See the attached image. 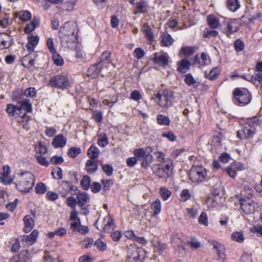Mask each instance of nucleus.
<instances>
[{
  "label": "nucleus",
  "instance_id": "obj_54",
  "mask_svg": "<svg viewBox=\"0 0 262 262\" xmlns=\"http://www.w3.org/2000/svg\"><path fill=\"white\" fill-rule=\"evenodd\" d=\"M93 244V240L91 238H86L80 243L81 246L82 248H89Z\"/></svg>",
  "mask_w": 262,
  "mask_h": 262
},
{
  "label": "nucleus",
  "instance_id": "obj_14",
  "mask_svg": "<svg viewBox=\"0 0 262 262\" xmlns=\"http://www.w3.org/2000/svg\"><path fill=\"white\" fill-rule=\"evenodd\" d=\"M227 35L236 32L239 30L238 24L236 19H230L227 21Z\"/></svg>",
  "mask_w": 262,
  "mask_h": 262
},
{
  "label": "nucleus",
  "instance_id": "obj_35",
  "mask_svg": "<svg viewBox=\"0 0 262 262\" xmlns=\"http://www.w3.org/2000/svg\"><path fill=\"white\" fill-rule=\"evenodd\" d=\"M227 8L232 12H235L240 7L238 0H228Z\"/></svg>",
  "mask_w": 262,
  "mask_h": 262
},
{
  "label": "nucleus",
  "instance_id": "obj_45",
  "mask_svg": "<svg viewBox=\"0 0 262 262\" xmlns=\"http://www.w3.org/2000/svg\"><path fill=\"white\" fill-rule=\"evenodd\" d=\"M52 54L53 60L55 64L58 66H62L63 64V60L62 57L56 51L53 53Z\"/></svg>",
  "mask_w": 262,
  "mask_h": 262
},
{
  "label": "nucleus",
  "instance_id": "obj_29",
  "mask_svg": "<svg viewBox=\"0 0 262 262\" xmlns=\"http://www.w3.org/2000/svg\"><path fill=\"white\" fill-rule=\"evenodd\" d=\"M151 209L153 211V216H156L161 212V204L159 199H157L152 203Z\"/></svg>",
  "mask_w": 262,
  "mask_h": 262
},
{
  "label": "nucleus",
  "instance_id": "obj_39",
  "mask_svg": "<svg viewBox=\"0 0 262 262\" xmlns=\"http://www.w3.org/2000/svg\"><path fill=\"white\" fill-rule=\"evenodd\" d=\"M208 23L209 26L212 28H216L219 25V21L217 18H216L213 15H210L208 16Z\"/></svg>",
  "mask_w": 262,
  "mask_h": 262
},
{
  "label": "nucleus",
  "instance_id": "obj_59",
  "mask_svg": "<svg viewBox=\"0 0 262 262\" xmlns=\"http://www.w3.org/2000/svg\"><path fill=\"white\" fill-rule=\"evenodd\" d=\"M11 23V20L8 17H0V26L2 28H6Z\"/></svg>",
  "mask_w": 262,
  "mask_h": 262
},
{
  "label": "nucleus",
  "instance_id": "obj_12",
  "mask_svg": "<svg viewBox=\"0 0 262 262\" xmlns=\"http://www.w3.org/2000/svg\"><path fill=\"white\" fill-rule=\"evenodd\" d=\"M70 35H74V31L72 29V25L70 23L67 22L60 28V37L63 38L64 36Z\"/></svg>",
  "mask_w": 262,
  "mask_h": 262
},
{
  "label": "nucleus",
  "instance_id": "obj_1",
  "mask_svg": "<svg viewBox=\"0 0 262 262\" xmlns=\"http://www.w3.org/2000/svg\"><path fill=\"white\" fill-rule=\"evenodd\" d=\"M35 183L34 175L30 171L22 172L16 177V188L20 192H28L31 190Z\"/></svg>",
  "mask_w": 262,
  "mask_h": 262
},
{
  "label": "nucleus",
  "instance_id": "obj_20",
  "mask_svg": "<svg viewBox=\"0 0 262 262\" xmlns=\"http://www.w3.org/2000/svg\"><path fill=\"white\" fill-rule=\"evenodd\" d=\"M102 68L98 65V63L94 65L91 66L88 70L87 75L88 76L92 78H96L99 74L100 69Z\"/></svg>",
  "mask_w": 262,
  "mask_h": 262
},
{
  "label": "nucleus",
  "instance_id": "obj_16",
  "mask_svg": "<svg viewBox=\"0 0 262 262\" xmlns=\"http://www.w3.org/2000/svg\"><path fill=\"white\" fill-rule=\"evenodd\" d=\"M23 220L25 223L24 231L26 233H28L34 228V222L29 215L25 216Z\"/></svg>",
  "mask_w": 262,
  "mask_h": 262
},
{
  "label": "nucleus",
  "instance_id": "obj_36",
  "mask_svg": "<svg viewBox=\"0 0 262 262\" xmlns=\"http://www.w3.org/2000/svg\"><path fill=\"white\" fill-rule=\"evenodd\" d=\"M39 20L37 19H33L31 23L26 25L25 28V32L26 33L28 34L34 30L36 27L39 26Z\"/></svg>",
  "mask_w": 262,
  "mask_h": 262
},
{
  "label": "nucleus",
  "instance_id": "obj_30",
  "mask_svg": "<svg viewBox=\"0 0 262 262\" xmlns=\"http://www.w3.org/2000/svg\"><path fill=\"white\" fill-rule=\"evenodd\" d=\"M128 259L129 262H141L140 255L137 250L128 252Z\"/></svg>",
  "mask_w": 262,
  "mask_h": 262
},
{
  "label": "nucleus",
  "instance_id": "obj_7",
  "mask_svg": "<svg viewBox=\"0 0 262 262\" xmlns=\"http://www.w3.org/2000/svg\"><path fill=\"white\" fill-rule=\"evenodd\" d=\"M259 121L256 117L251 119L248 123H246L244 126L243 133L245 137L247 139L251 138L255 134V125H258Z\"/></svg>",
  "mask_w": 262,
  "mask_h": 262
},
{
  "label": "nucleus",
  "instance_id": "obj_31",
  "mask_svg": "<svg viewBox=\"0 0 262 262\" xmlns=\"http://www.w3.org/2000/svg\"><path fill=\"white\" fill-rule=\"evenodd\" d=\"M98 168V164L96 162L89 160L86 163V169L89 173L95 172Z\"/></svg>",
  "mask_w": 262,
  "mask_h": 262
},
{
  "label": "nucleus",
  "instance_id": "obj_22",
  "mask_svg": "<svg viewBox=\"0 0 262 262\" xmlns=\"http://www.w3.org/2000/svg\"><path fill=\"white\" fill-rule=\"evenodd\" d=\"M39 232L37 230H34L28 236H24L23 240H25L27 244L32 245L36 241V238L38 235Z\"/></svg>",
  "mask_w": 262,
  "mask_h": 262
},
{
  "label": "nucleus",
  "instance_id": "obj_44",
  "mask_svg": "<svg viewBox=\"0 0 262 262\" xmlns=\"http://www.w3.org/2000/svg\"><path fill=\"white\" fill-rule=\"evenodd\" d=\"M35 149L36 153L41 155L45 154L47 151V148L46 145L40 142L36 145Z\"/></svg>",
  "mask_w": 262,
  "mask_h": 262
},
{
  "label": "nucleus",
  "instance_id": "obj_11",
  "mask_svg": "<svg viewBox=\"0 0 262 262\" xmlns=\"http://www.w3.org/2000/svg\"><path fill=\"white\" fill-rule=\"evenodd\" d=\"M111 53L108 51L103 52L100 56V61L98 63V65L101 68L104 67L108 68L110 64L113 65L111 59Z\"/></svg>",
  "mask_w": 262,
  "mask_h": 262
},
{
  "label": "nucleus",
  "instance_id": "obj_34",
  "mask_svg": "<svg viewBox=\"0 0 262 262\" xmlns=\"http://www.w3.org/2000/svg\"><path fill=\"white\" fill-rule=\"evenodd\" d=\"M99 155V149L96 146L92 145L88 150V155L91 159L97 158Z\"/></svg>",
  "mask_w": 262,
  "mask_h": 262
},
{
  "label": "nucleus",
  "instance_id": "obj_26",
  "mask_svg": "<svg viewBox=\"0 0 262 262\" xmlns=\"http://www.w3.org/2000/svg\"><path fill=\"white\" fill-rule=\"evenodd\" d=\"M173 42V39L171 36L166 33H164L161 36V46L164 47H169L171 45Z\"/></svg>",
  "mask_w": 262,
  "mask_h": 262
},
{
  "label": "nucleus",
  "instance_id": "obj_23",
  "mask_svg": "<svg viewBox=\"0 0 262 262\" xmlns=\"http://www.w3.org/2000/svg\"><path fill=\"white\" fill-rule=\"evenodd\" d=\"M147 7V5L145 2H138L136 4L135 10L134 13L135 15L138 13H144L146 11Z\"/></svg>",
  "mask_w": 262,
  "mask_h": 262
},
{
  "label": "nucleus",
  "instance_id": "obj_2",
  "mask_svg": "<svg viewBox=\"0 0 262 262\" xmlns=\"http://www.w3.org/2000/svg\"><path fill=\"white\" fill-rule=\"evenodd\" d=\"M172 92L164 89L158 91L157 94H155L152 99L157 104L161 107L168 108L172 105L173 100Z\"/></svg>",
  "mask_w": 262,
  "mask_h": 262
},
{
  "label": "nucleus",
  "instance_id": "obj_63",
  "mask_svg": "<svg viewBox=\"0 0 262 262\" xmlns=\"http://www.w3.org/2000/svg\"><path fill=\"white\" fill-rule=\"evenodd\" d=\"M102 166L103 171L106 173L107 176H110L112 174L113 169L111 165H102Z\"/></svg>",
  "mask_w": 262,
  "mask_h": 262
},
{
  "label": "nucleus",
  "instance_id": "obj_24",
  "mask_svg": "<svg viewBox=\"0 0 262 262\" xmlns=\"http://www.w3.org/2000/svg\"><path fill=\"white\" fill-rule=\"evenodd\" d=\"M154 155L156 157L157 161L159 162V164H165L166 163V161L168 162V161H169V163L173 162L171 159L166 157L165 155L162 151H156L154 152Z\"/></svg>",
  "mask_w": 262,
  "mask_h": 262
},
{
  "label": "nucleus",
  "instance_id": "obj_28",
  "mask_svg": "<svg viewBox=\"0 0 262 262\" xmlns=\"http://www.w3.org/2000/svg\"><path fill=\"white\" fill-rule=\"evenodd\" d=\"M142 30L144 32L148 40L152 41L154 40L153 33L151 29L147 24H145L142 27Z\"/></svg>",
  "mask_w": 262,
  "mask_h": 262
},
{
  "label": "nucleus",
  "instance_id": "obj_56",
  "mask_svg": "<svg viewBox=\"0 0 262 262\" xmlns=\"http://www.w3.org/2000/svg\"><path fill=\"white\" fill-rule=\"evenodd\" d=\"M235 49L237 52H241L244 49L245 44L240 39L236 40L234 43Z\"/></svg>",
  "mask_w": 262,
  "mask_h": 262
},
{
  "label": "nucleus",
  "instance_id": "obj_33",
  "mask_svg": "<svg viewBox=\"0 0 262 262\" xmlns=\"http://www.w3.org/2000/svg\"><path fill=\"white\" fill-rule=\"evenodd\" d=\"M220 71L217 67L213 68L209 73H205V77L209 80H213L215 79L219 75Z\"/></svg>",
  "mask_w": 262,
  "mask_h": 262
},
{
  "label": "nucleus",
  "instance_id": "obj_13",
  "mask_svg": "<svg viewBox=\"0 0 262 262\" xmlns=\"http://www.w3.org/2000/svg\"><path fill=\"white\" fill-rule=\"evenodd\" d=\"M17 121L21 124L23 127L26 129L29 128V121H30L29 117L27 115L26 112L19 113V115L15 117Z\"/></svg>",
  "mask_w": 262,
  "mask_h": 262
},
{
  "label": "nucleus",
  "instance_id": "obj_15",
  "mask_svg": "<svg viewBox=\"0 0 262 262\" xmlns=\"http://www.w3.org/2000/svg\"><path fill=\"white\" fill-rule=\"evenodd\" d=\"M213 248L217 250V255L220 259L223 260L226 258L225 249L223 245L215 241L211 243Z\"/></svg>",
  "mask_w": 262,
  "mask_h": 262
},
{
  "label": "nucleus",
  "instance_id": "obj_49",
  "mask_svg": "<svg viewBox=\"0 0 262 262\" xmlns=\"http://www.w3.org/2000/svg\"><path fill=\"white\" fill-rule=\"evenodd\" d=\"M81 152V149L78 147H71L68 150V155L71 158H74Z\"/></svg>",
  "mask_w": 262,
  "mask_h": 262
},
{
  "label": "nucleus",
  "instance_id": "obj_21",
  "mask_svg": "<svg viewBox=\"0 0 262 262\" xmlns=\"http://www.w3.org/2000/svg\"><path fill=\"white\" fill-rule=\"evenodd\" d=\"M10 36L6 33H0V49L8 48L10 46Z\"/></svg>",
  "mask_w": 262,
  "mask_h": 262
},
{
  "label": "nucleus",
  "instance_id": "obj_50",
  "mask_svg": "<svg viewBox=\"0 0 262 262\" xmlns=\"http://www.w3.org/2000/svg\"><path fill=\"white\" fill-rule=\"evenodd\" d=\"M35 192L38 194H43L47 191V186L45 184L39 183L37 184L35 188Z\"/></svg>",
  "mask_w": 262,
  "mask_h": 262
},
{
  "label": "nucleus",
  "instance_id": "obj_42",
  "mask_svg": "<svg viewBox=\"0 0 262 262\" xmlns=\"http://www.w3.org/2000/svg\"><path fill=\"white\" fill-rule=\"evenodd\" d=\"M91 183L90 177L88 176H84L81 181V185L84 190L89 189Z\"/></svg>",
  "mask_w": 262,
  "mask_h": 262
},
{
  "label": "nucleus",
  "instance_id": "obj_40",
  "mask_svg": "<svg viewBox=\"0 0 262 262\" xmlns=\"http://www.w3.org/2000/svg\"><path fill=\"white\" fill-rule=\"evenodd\" d=\"M143 159L144 160L141 163V166L144 168L149 167L153 161L152 155L147 154Z\"/></svg>",
  "mask_w": 262,
  "mask_h": 262
},
{
  "label": "nucleus",
  "instance_id": "obj_51",
  "mask_svg": "<svg viewBox=\"0 0 262 262\" xmlns=\"http://www.w3.org/2000/svg\"><path fill=\"white\" fill-rule=\"evenodd\" d=\"M232 239L238 243H242L244 240L243 234L240 232H233L231 236Z\"/></svg>",
  "mask_w": 262,
  "mask_h": 262
},
{
  "label": "nucleus",
  "instance_id": "obj_60",
  "mask_svg": "<svg viewBox=\"0 0 262 262\" xmlns=\"http://www.w3.org/2000/svg\"><path fill=\"white\" fill-rule=\"evenodd\" d=\"M160 192L161 196L164 200H166L171 195V192L165 188H161Z\"/></svg>",
  "mask_w": 262,
  "mask_h": 262
},
{
  "label": "nucleus",
  "instance_id": "obj_64",
  "mask_svg": "<svg viewBox=\"0 0 262 262\" xmlns=\"http://www.w3.org/2000/svg\"><path fill=\"white\" fill-rule=\"evenodd\" d=\"M57 133L56 128L53 127H47L45 134L49 137H53Z\"/></svg>",
  "mask_w": 262,
  "mask_h": 262
},
{
  "label": "nucleus",
  "instance_id": "obj_62",
  "mask_svg": "<svg viewBox=\"0 0 262 262\" xmlns=\"http://www.w3.org/2000/svg\"><path fill=\"white\" fill-rule=\"evenodd\" d=\"M24 94L26 97H33L36 95V90L34 88H29L25 90Z\"/></svg>",
  "mask_w": 262,
  "mask_h": 262
},
{
  "label": "nucleus",
  "instance_id": "obj_52",
  "mask_svg": "<svg viewBox=\"0 0 262 262\" xmlns=\"http://www.w3.org/2000/svg\"><path fill=\"white\" fill-rule=\"evenodd\" d=\"M134 154L135 157L138 158L139 159L140 158H143L147 155L145 150L142 148L135 149L134 151Z\"/></svg>",
  "mask_w": 262,
  "mask_h": 262
},
{
  "label": "nucleus",
  "instance_id": "obj_6",
  "mask_svg": "<svg viewBox=\"0 0 262 262\" xmlns=\"http://www.w3.org/2000/svg\"><path fill=\"white\" fill-rule=\"evenodd\" d=\"M70 84L69 78L63 74H58L53 76L49 81L50 85L60 88H66L69 86Z\"/></svg>",
  "mask_w": 262,
  "mask_h": 262
},
{
  "label": "nucleus",
  "instance_id": "obj_9",
  "mask_svg": "<svg viewBox=\"0 0 262 262\" xmlns=\"http://www.w3.org/2000/svg\"><path fill=\"white\" fill-rule=\"evenodd\" d=\"M241 209L246 214L254 212L257 204L251 199L242 198L241 199Z\"/></svg>",
  "mask_w": 262,
  "mask_h": 262
},
{
  "label": "nucleus",
  "instance_id": "obj_4",
  "mask_svg": "<svg viewBox=\"0 0 262 262\" xmlns=\"http://www.w3.org/2000/svg\"><path fill=\"white\" fill-rule=\"evenodd\" d=\"M207 177L206 170L202 166H193L190 170L189 178L193 182H202Z\"/></svg>",
  "mask_w": 262,
  "mask_h": 262
},
{
  "label": "nucleus",
  "instance_id": "obj_48",
  "mask_svg": "<svg viewBox=\"0 0 262 262\" xmlns=\"http://www.w3.org/2000/svg\"><path fill=\"white\" fill-rule=\"evenodd\" d=\"M29 255L28 251H23L15 257H18L19 262H27L29 259Z\"/></svg>",
  "mask_w": 262,
  "mask_h": 262
},
{
  "label": "nucleus",
  "instance_id": "obj_38",
  "mask_svg": "<svg viewBox=\"0 0 262 262\" xmlns=\"http://www.w3.org/2000/svg\"><path fill=\"white\" fill-rule=\"evenodd\" d=\"M77 4L76 0L67 1L63 4V9L68 11H72L74 10V7Z\"/></svg>",
  "mask_w": 262,
  "mask_h": 262
},
{
  "label": "nucleus",
  "instance_id": "obj_5",
  "mask_svg": "<svg viewBox=\"0 0 262 262\" xmlns=\"http://www.w3.org/2000/svg\"><path fill=\"white\" fill-rule=\"evenodd\" d=\"M234 102L239 105H245L248 104L251 100V97L249 91L246 88L235 89L233 93Z\"/></svg>",
  "mask_w": 262,
  "mask_h": 262
},
{
  "label": "nucleus",
  "instance_id": "obj_19",
  "mask_svg": "<svg viewBox=\"0 0 262 262\" xmlns=\"http://www.w3.org/2000/svg\"><path fill=\"white\" fill-rule=\"evenodd\" d=\"M19 113H24L23 111H26L28 112L32 111V104L28 99H24L18 103Z\"/></svg>",
  "mask_w": 262,
  "mask_h": 262
},
{
  "label": "nucleus",
  "instance_id": "obj_8",
  "mask_svg": "<svg viewBox=\"0 0 262 262\" xmlns=\"http://www.w3.org/2000/svg\"><path fill=\"white\" fill-rule=\"evenodd\" d=\"M77 204L80 207L82 212L81 214L87 215L89 214L90 211L88 209L89 205L86 203L90 200V197L85 192H80L77 195Z\"/></svg>",
  "mask_w": 262,
  "mask_h": 262
},
{
  "label": "nucleus",
  "instance_id": "obj_41",
  "mask_svg": "<svg viewBox=\"0 0 262 262\" xmlns=\"http://www.w3.org/2000/svg\"><path fill=\"white\" fill-rule=\"evenodd\" d=\"M154 249L156 251L162 252L164 251L167 248L165 244L160 241H156L154 244Z\"/></svg>",
  "mask_w": 262,
  "mask_h": 262
},
{
  "label": "nucleus",
  "instance_id": "obj_46",
  "mask_svg": "<svg viewBox=\"0 0 262 262\" xmlns=\"http://www.w3.org/2000/svg\"><path fill=\"white\" fill-rule=\"evenodd\" d=\"M94 245L100 251H104L107 249L106 244L101 239H97L95 242Z\"/></svg>",
  "mask_w": 262,
  "mask_h": 262
},
{
  "label": "nucleus",
  "instance_id": "obj_17",
  "mask_svg": "<svg viewBox=\"0 0 262 262\" xmlns=\"http://www.w3.org/2000/svg\"><path fill=\"white\" fill-rule=\"evenodd\" d=\"M177 70L181 73H186L189 69L191 63L189 61L186 59L180 60L178 62Z\"/></svg>",
  "mask_w": 262,
  "mask_h": 262
},
{
  "label": "nucleus",
  "instance_id": "obj_47",
  "mask_svg": "<svg viewBox=\"0 0 262 262\" xmlns=\"http://www.w3.org/2000/svg\"><path fill=\"white\" fill-rule=\"evenodd\" d=\"M184 81L188 86L194 85L196 83V80L190 73L185 75Z\"/></svg>",
  "mask_w": 262,
  "mask_h": 262
},
{
  "label": "nucleus",
  "instance_id": "obj_18",
  "mask_svg": "<svg viewBox=\"0 0 262 262\" xmlns=\"http://www.w3.org/2000/svg\"><path fill=\"white\" fill-rule=\"evenodd\" d=\"M67 139L62 135H58L53 140L52 144L55 148L62 147L66 144Z\"/></svg>",
  "mask_w": 262,
  "mask_h": 262
},
{
  "label": "nucleus",
  "instance_id": "obj_27",
  "mask_svg": "<svg viewBox=\"0 0 262 262\" xmlns=\"http://www.w3.org/2000/svg\"><path fill=\"white\" fill-rule=\"evenodd\" d=\"M61 186L66 192L71 193L73 195L75 194L73 192H75L77 189V187L75 186L71 182L66 181L62 182Z\"/></svg>",
  "mask_w": 262,
  "mask_h": 262
},
{
  "label": "nucleus",
  "instance_id": "obj_58",
  "mask_svg": "<svg viewBox=\"0 0 262 262\" xmlns=\"http://www.w3.org/2000/svg\"><path fill=\"white\" fill-rule=\"evenodd\" d=\"M52 174L55 179H61L62 178V171L59 167H58L56 169H53Z\"/></svg>",
  "mask_w": 262,
  "mask_h": 262
},
{
  "label": "nucleus",
  "instance_id": "obj_32",
  "mask_svg": "<svg viewBox=\"0 0 262 262\" xmlns=\"http://www.w3.org/2000/svg\"><path fill=\"white\" fill-rule=\"evenodd\" d=\"M31 16V13L27 10L21 11L16 14V17L23 21H27L30 20Z\"/></svg>",
  "mask_w": 262,
  "mask_h": 262
},
{
  "label": "nucleus",
  "instance_id": "obj_37",
  "mask_svg": "<svg viewBox=\"0 0 262 262\" xmlns=\"http://www.w3.org/2000/svg\"><path fill=\"white\" fill-rule=\"evenodd\" d=\"M98 144L101 147L106 146L108 143V137L105 133H101L98 135Z\"/></svg>",
  "mask_w": 262,
  "mask_h": 262
},
{
  "label": "nucleus",
  "instance_id": "obj_57",
  "mask_svg": "<svg viewBox=\"0 0 262 262\" xmlns=\"http://www.w3.org/2000/svg\"><path fill=\"white\" fill-rule=\"evenodd\" d=\"M191 194L187 189H184L182 190L180 195V200L182 202H185L190 199Z\"/></svg>",
  "mask_w": 262,
  "mask_h": 262
},
{
  "label": "nucleus",
  "instance_id": "obj_61",
  "mask_svg": "<svg viewBox=\"0 0 262 262\" xmlns=\"http://www.w3.org/2000/svg\"><path fill=\"white\" fill-rule=\"evenodd\" d=\"M193 52L194 51L192 48L190 47H186L181 49L180 53L183 54L185 55L189 56L193 54Z\"/></svg>",
  "mask_w": 262,
  "mask_h": 262
},
{
  "label": "nucleus",
  "instance_id": "obj_55",
  "mask_svg": "<svg viewBox=\"0 0 262 262\" xmlns=\"http://www.w3.org/2000/svg\"><path fill=\"white\" fill-rule=\"evenodd\" d=\"M93 118L97 122L100 123L103 120V115L100 111H95L93 112Z\"/></svg>",
  "mask_w": 262,
  "mask_h": 262
},
{
  "label": "nucleus",
  "instance_id": "obj_43",
  "mask_svg": "<svg viewBox=\"0 0 262 262\" xmlns=\"http://www.w3.org/2000/svg\"><path fill=\"white\" fill-rule=\"evenodd\" d=\"M157 121L159 124L164 125H169L170 120L167 117L163 115H158L157 116Z\"/></svg>",
  "mask_w": 262,
  "mask_h": 262
},
{
  "label": "nucleus",
  "instance_id": "obj_53",
  "mask_svg": "<svg viewBox=\"0 0 262 262\" xmlns=\"http://www.w3.org/2000/svg\"><path fill=\"white\" fill-rule=\"evenodd\" d=\"M199 223L200 224L204 225L205 226H208V217L207 214L205 212H202L199 217Z\"/></svg>",
  "mask_w": 262,
  "mask_h": 262
},
{
  "label": "nucleus",
  "instance_id": "obj_25",
  "mask_svg": "<svg viewBox=\"0 0 262 262\" xmlns=\"http://www.w3.org/2000/svg\"><path fill=\"white\" fill-rule=\"evenodd\" d=\"M6 111L10 116L16 117L19 114V110L18 104L17 105H14L11 104H9L7 106Z\"/></svg>",
  "mask_w": 262,
  "mask_h": 262
},
{
  "label": "nucleus",
  "instance_id": "obj_10",
  "mask_svg": "<svg viewBox=\"0 0 262 262\" xmlns=\"http://www.w3.org/2000/svg\"><path fill=\"white\" fill-rule=\"evenodd\" d=\"M168 56L166 53H156L153 57L154 62L162 67H165L168 64Z\"/></svg>",
  "mask_w": 262,
  "mask_h": 262
},
{
  "label": "nucleus",
  "instance_id": "obj_3",
  "mask_svg": "<svg viewBox=\"0 0 262 262\" xmlns=\"http://www.w3.org/2000/svg\"><path fill=\"white\" fill-rule=\"evenodd\" d=\"M165 164H155L151 167V169L155 174L161 178L169 177L173 168V162L166 161Z\"/></svg>",
  "mask_w": 262,
  "mask_h": 262
}]
</instances>
